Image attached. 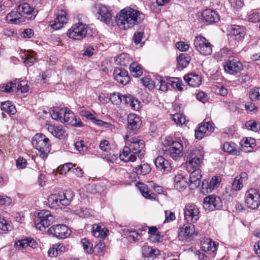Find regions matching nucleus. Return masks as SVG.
Returning <instances> with one entry per match:
<instances>
[{
  "mask_svg": "<svg viewBox=\"0 0 260 260\" xmlns=\"http://www.w3.org/2000/svg\"><path fill=\"white\" fill-rule=\"evenodd\" d=\"M144 18L145 15L143 13L131 8L127 7L121 11L116 21L117 25L120 29L125 30L140 23Z\"/></svg>",
  "mask_w": 260,
  "mask_h": 260,
  "instance_id": "1",
  "label": "nucleus"
},
{
  "mask_svg": "<svg viewBox=\"0 0 260 260\" xmlns=\"http://www.w3.org/2000/svg\"><path fill=\"white\" fill-rule=\"evenodd\" d=\"M129 141L130 144L124 147L119 155L120 158L125 162H134L137 157L141 158L145 153V144L143 140L133 138Z\"/></svg>",
  "mask_w": 260,
  "mask_h": 260,
  "instance_id": "2",
  "label": "nucleus"
},
{
  "mask_svg": "<svg viewBox=\"0 0 260 260\" xmlns=\"http://www.w3.org/2000/svg\"><path fill=\"white\" fill-rule=\"evenodd\" d=\"M151 171L149 165L147 164H143L135 167L133 171L137 175H145Z\"/></svg>",
  "mask_w": 260,
  "mask_h": 260,
  "instance_id": "35",
  "label": "nucleus"
},
{
  "mask_svg": "<svg viewBox=\"0 0 260 260\" xmlns=\"http://www.w3.org/2000/svg\"><path fill=\"white\" fill-rule=\"evenodd\" d=\"M246 128L253 132L260 130V123L254 120L247 121L245 123Z\"/></svg>",
  "mask_w": 260,
  "mask_h": 260,
  "instance_id": "43",
  "label": "nucleus"
},
{
  "mask_svg": "<svg viewBox=\"0 0 260 260\" xmlns=\"http://www.w3.org/2000/svg\"><path fill=\"white\" fill-rule=\"evenodd\" d=\"M249 96L252 101L260 100V87L251 90Z\"/></svg>",
  "mask_w": 260,
  "mask_h": 260,
  "instance_id": "53",
  "label": "nucleus"
},
{
  "mask_svg": "<svg viewBox=\"0 0 260 260\" xmlns=\"http://www.w3.org/2000/svg\"><path fill=\"white\" fill-rule=\"evenodd\" d=\"M87 26L86 25L79 22L73 25L67 32V36L74 40H81L85 37L91 36L87 32Z\"/></svg>",
  "mask_w": 260,
  "mask_h": 260,
  "instance_id": "8",
  "label": "nucleus"
},
{
  "mask_svg": "<svg viewBox=\"0 0 260 260\" xmlns=\"http://www.w3.org/2000/svg\"><path fill=\"white\" fill-rule=\"evenodd\" d=\"M114 78L118 83L126 85L129 81L128 72L122 68H116L113 72Z\"/></svg>",
  "mask_w": 260,
  "mask_h": 260,
  "instance_id": "17",
  "label": "nucleus"
},
{
  "mask_svg": "<svg viewBox=\"0 0 260 260\" xmlns=\"http://www.w3.org/2000/svg\"><path fill=\"white\" fill-rule=\"evenodd\" d=\"M224 69L226 72L231 75L239 73L243 69L242 64L236 60H228L224 63Z\"/></svg>",
  "mask_w": 260,
  "mask_h": 260,
  "instance_id": "16",
  "label": "nucleus"
},
{
  "mask_svg": "<svg viewBox=\"0 0 260 260\" xmlns=\"http://www.w3.org/2000/svg\"><path fill=\"white\" fill-rule=\"evenodd\" d=\"M81 244L84 250L88 253H92L93 251V245L86 238L81 240Z\"/></svg>",
  "mask_w": 260,
  "mask_h": 260,
  "instance_id": "46",
  "label": "nucleus"
},
{
  "mask_svg": "<svg viewBox=\"0 0 260 260\" xmlns=\"http://www.w3.org/2000/svg\"><path fill=\"white\" fill-rule=\"evenodd\" d=\"M92 12L95 14L98 19L108 24L112 19L111 11L110 8L102 4H95L92 6Z\"/></svg>",
  "mask_w": 260,
  "mask_h": 260,
  "instance_id": "7",
  "label": "nucleus"
},
{
  "mask_svg": "<svg viewBox=\"0 0 260 260\" xmlns=\"http://www.w3.org/2000/svg\"><path fill=\"white\" fill-rule=\"evenodd\" d=\"M2 110L10 115H14L16 112L15 107L9 101L3 102L1 105Z\"/></svg>",
  "mask_w": 260,
  "mask_h": 260,
  "instance_id": "37",
  "label": "nucleus"
},
{
  "mask_svg": "<svg viewBox=\"0 0 260 260\" xmlns=\"http://www.w3.org/2000/svg\"><path fill=\"white\" fill-rule=\"evenodd\" d=\"M165 222H169L175 219L176 216L175 214L170 211H165Z\"/></svg>",
  "mask_w": 260,
  "mask_h": 260,
  "instance_id": "62",
  "label": "nucleus"
},
{
  "mask_svg": "<svg viewBox=\"0 0 260 260\" xmlns=\"http://www.w3.org/2000/svg\"><path fill=\"white\" fill-rule=\"evenodd\" d=\"M167 80L168 81V83L170 84L173 88H177L180 91L183 90V88L182 87L181 82L180 81L179 78L168 77Z\"/></svg>",
  "mask_w": 260,
  "mask_h": 260,
  "instance_id": "41",
  "label": "nucleus"
},
{
  "mask_svg": "<svg viewBox=\"0 0 260 260\" xmlns=\"http://www.w3.org/2000/svg\"><path fill=\"white\" fill-rule=\"evenodd\" d=\"M18 10L20 13H22L24 18L28 20L34 19L38 14V11L26 3L20 4L18 6Z\"/></svg>",
  "mask_w": 260,
  "mask_h": 260,
  "instance_id": "15",
  "label": "nucleus"
},
{
  "mask_svg": "<svg viewBox=\"0 0 260 260\" xmlns=\"http://www.w3.org/2000/svg\"><path fill=\"white\" fill-rule=\"evenodd\" d=\"M202 178L201 171L199 169L193 170L189 177V186L190 189H194L200 186Z\"/></svg>",
  "mask_w": 260,
  "mask_h": 260,
  "instance_id": "20",
  "label": "nucleus"
},
{
  "mask_svg": "<svg viewBox=\"0 0 260 260\" xmlns=\"http://www.w3.org/2000/svg\"><path fill=\"white\" fill-rule=\"evenodd\" d=\"M193 46L196 50L203 55H209L212 52L213 45L208 40L201 35L196 37Z\"/></svg>",
  "mask_w": 260,
  "mask_h": 260,
  "instance_id": "6",
  "label": "nucleus"
},
{
  "mask_svg": "<svg viewBox=\"0 0 260 260\" xmlns=\"http://www.w3.org/2000/svg\"><path fill=\"white\" fill-rule=\"evenodd\" d=\"M190 60V57L187 54H180L177 58L178 68L183 69L186 67Z\"/></svg>",
  "mask_w": 260,
  "mask_h": 260,
  "instance_id": "34",
  "label": "nucleus"
},
{
  "mask_svg": "<svg viewBox=\"0 0 260 260\" xmlns=\"http://www.w3.org/2000/svg\"><path fill=\"white\" fill-rule=\"evenodd\" d=\"M51 111V117L53 119L76 127H81L83 125L80 120L76 119L74 113L67 107Z\"/></svg>",
  "mask_w": 260,
  "mask_h": 260,
  "instance_id": "3",
  "label": "nucleus"
},
{
  "mask_svg": "<svg viewBox=\"0 0 260 260\" xmlns=\"http://www.w3.org/2000/svg\"><path fill=\"white\" fill-rule=\"evenodd\" d=\"M194 225L192 223H188V224H184L180 229L179 236L184 238H190L194 234Z\"/></svg>",
  "mask_w": 260,
  "mask_h": 260,
  "instance_id": "26",
  "label": "nucleus"
},
{
  "mask_svg": "<svg viewBox=\"0 0 260 260\" xmlns=\"http://www.w3.org/2000/svg\"><path fill=\"white\" fill-rule=\"evenodd\" d=\"M48 233L58 239H64L70 236L71 231L66 225L59 224L51 226Z\"/></svg>",
  "mask_w": 260,
  "mask_h": 260,
  "instance_id": "12",
  "label": "nucleus"
},
{
  "mask_svg": "<svg viewBox=\"0 0 260 260\" xmlns=\"http://www.w3.org/2000/svg\"><path fill=\"white\" fill-rule=\"evenodd\" d=\"M249 21L252 23H256L260 21V13L253 12L248 16Z\"/></svg>",
  "mask_w": 260,
  "mask_h": 260,
  "instance_id": "60",
  "label": "nucleus"
},
{
  "mask_svg": "<svg viewBox=\"0 0 260 260\" xmlns=\"http://www.w3.org/2000/svg\"><path fill=\"white\" fill-rule=\"evenodd\" d=\"M65 250L66 247L63 244H54L49 249L48 254L50 257H55L63 253Z\"/></svg>",
  "mask_w": 260,
  "mask_h": 260,
  "instance_id": "32",
  "label": "nucleus"
},
{
  "mask_svg": "<svg viewBox=\"0 0 260 260\" xmlns=\"http://www.w3.org/2000/svg\"><path fill=\"white\" fill-rule=\"evenodd\" d=\"M129 70L133 76L138 77L142 75V70L140 65L136 62H132L129 66Z\"/></svg>",
  "mask_w": 260,
  "mask_h": 260,
  "instance_id": "40",
  "label": "nucleus"
},
{
  "mask_svg": "<svg viewBox=\"0 0 260 260\" xmlns=\"http://www.w3.org/2000/svg\"><path fill=\"white\" fill-rule=\"evenodd\" d=\"M91 192L92 193H103L105 189V186L104 185L103 183H98L93 185H92L91 186Z\"/></svg>",
  "mask_w": 260,
  "mask_h": 260,
  "instance_id": "48",
  "label": "nucleus"
},
{
  "mask_svg": "<svg viewBox=\"0 0 260 260\" xmlns=\"http://www.w3.org/2000/svg\"><path fill=\"white\" fill-rule=\"evenodd\" d=\"M184 79L189 86L193 87L199 86L202 82L201 77L194 73L186 75L184 77Z\"/></svg>",
  "mask_w": 260,
  "mask_h": 260,
  "instance_id": "27",
  "label": "nucleus"
},
{
  "mask_svg": "<svg viewBox=\"0 0 260 260\" xmlns=\"http://www.w3.org/2000/svg\"><path fill=\"white\" fill-rule=\"evenodd\" d=\"M175 183V187L179 191L184 189L189 183L187 182L186 178L181 174L176 175L174 178Z\"/></svg>",
  "mask_w": 260,
  "mask_h": 260,
  "instance_id": "29",
  "label": "nucleus"
},
{
  "mask_svg": "<svg viewBox=\"0 0 260 260\" xmlns=\"http://www.w3.org/2000/svg\"><path fill=\"white\" fill-rule=\"evenodd\" d=\"M222 203L220 198L215 195L206 197L203 202V207L206 210L213 211L220 209Z\"/></svg>",
  "mask_w": 260,
  "mask_h": 260,
  "instance_id": "11",
  "label": "nucleus"
},
{
  "mask_svg": "<svg viewBox=\"0 0 260 260\" xmlns=\"http://www.w3.org/2000/svg\"><path fill=\"white\" fill-rule=\"evenodd\" d=\"M214 129V127L212 122H203L199 125L198 129L195 130V137L197 139L201 140L203 138L207 131L212 133Z\"/></svg>",
  "mask_w": 260,
  "mask_h": 260,
  "instance_id": "18",
  "label": "nucleus"
},
{
  "mask_svg": "<svg viewBox=\"0 0 260 260\" xmlns=\"http://www.w3.org/2000/svg\"><path fill=\"white\" fill-rule=\"evenodd\" d=\"M0 229L4 231H9L11 230L12 227L5 219L0 218Z\"/></svg>",
  "mask_w": 260,
  "mask_h": 260,
  "instance_id": "57",
  "label": "nucleus"
},
{
  "mask_svg": "<svg viewBox=\"0 0 260 260\" xmlns=\"http://www.w3.org/2000/svg\"><path fill=\"white\" fill-rule=\"evenodd\" d=\"M67 22V18L66 13L61 11L54 20L50 21V25L54 29L57 30L62 28L63 24Z\"/></svg>",
  "mask_w": 260,
  "mask_h": 260,
  "instance_id": "21",
  "label": "nucleus"
},
{
  "mask_svg": "<svg viewBox=\"0 0 260 260\" xmlns=\"http://www.w3.org/2000/svg\"><path fill=\"white\" fill-rule=\"evenodd\" d=\"M220 179L217 177H212L210 182L208 181L204 180L202 183V188L203 191L206 190L207 192H211L215 187L219 183Z\"/></svg>",
  "mask_w": 260,
  "mask_h": 260,
  "instance_id": "28",
  "label": "nucleus"
},
{
  "mask_svg": "<svg viewBox=\"0 0 260 260\" xmlns=\"http://www.w3.org/2000/svg\"><path fill=\"white\" fill-rule=\"evenodd\" d=\"M61 199V205L68 206L70 205L74 197L73 192L71 190H67L64 192L59 193Z\"/></svg>",
  "mask_w": 260,
  "mask_h": 260,
  "instance_id": "33",
  "label": "nucleus"
},
{
  "mask_svg": "<svg viewBox=\"0 0 260 260\" xmlns=\"http://www.w3.org/2000/svg\"><path fill=\"white\" fill-rule=\"evenodd\" d=\"M172 119L177 125H182L185 122L184 116L181 113H176L173 115Z\"/></svg>",
  "mask_w": 260,
  "mask_h": 260,
  "instance_id": "50",
  "label": "nucleus"
},
{
  "mask_svg": "<svg viewBox=\"0 0 260 260\" xmlns=\"http://www.w3.org/2000/svg\"><path fill=\"white\" fill-rule=\"evenodd\" d=\"M31 143L39 151L41 157L43 159L47 157L51 150V143L48 138L42 134H37L32 137Z\"/></svg>",
  "mask_w": 260,
  "mask_h": 260,
  "instance_id": "4",
  "label": "nucleus"
},
{
  "mask_svg": "<svg viewBox=\"0 0 260 260\" xmlns=\"http://www.w3.org/2000/svg\"><path fill=\"white\" fill-rule=\"evenodd\" d=\"M142 255L144 257L154 258L157 254L158 251L153 249L148 246H144L142 247Z\"/></svg>",
  "mask_w": 260,
  "mask_h": 260,
  "instance_id": "38",
  "label": "nucleus"
},
{
  "mask_svg": "<svg viewBox=\"0 0 260 260\" xmlns=\"http://www.w3.org/2000/svg\"><path fill=\"white\" fill-rule=\"evenodd\" d=\"M128 127L132 130H135L140 127L142 121L140 117L135 114L131 113L127 116Z\"/></svg>",
  "mask_w": 260,
  "mask_h": 260,
  "instance_id": "25",
  "label": "nucleus"
},
{
  "mask_svg": "<svg viewBox=\"0 0 260 260\" xmlns=\"http://www.w3.org/2000/svg\"><path fill=\"white\" fill-rule=\"evenodd\" d=\"M116 61L120 65L125 66L127 63L128 56L126 54H121L117 57Z\"/></svg>",
  "mask_w": 260,
  "mask_h": 260,
  "instance_id": "55",
  "label": "nucleus"
},
{
  "mask_svg": "<svg viewBox=\"0 0 260 260\" xmlns=\"http://www.w3.org/2000/svg\"><path fill=\"white\" fill-rule=\"evenodd\" d=\"M176 47L181 51L184 52L187 51L189 48V45L182 41H180L176 44Z\"/></svg>",
  "mask_w": 260,
  "mask_h": 260,
  "instance_id": "61",
  "label": "nucleus"
},
{
  "mask_svg": "<svg viewBox=\"0 0 260 260\" xmlns=\"http://www.w3.org/2000/svg\"><path fill=\"white\" fill-rule=\"evenodd\" d=\"M29 89V87L25 81H19L18 80V84L16 86L17 91H20L22 93L26 92Z\"/></svg>",
  "mask_w": 260,
  "mask_h": 260,
  "instance_id": "51",
  "label": "nucleus"
},
{
  "mask_svg": "<svg viewBox=\"0 0 260 260\" xmlns=\"http://www.w3.org/2000/svg\"><path fill=\"white\" fill-rule=\"evenodd\" d=\"M48 202L52 207L61 205V199L59 193L57 194H51L48 198Z\"/></svg>",
  "mask_w": 260,
  "mask_h": 260,
  "instance_id": "42",
  "label": "nucleus"
},
{
  "mask_svg": "<svg viewBox=\"0 0 260 260\" xmlns=\"http://www.w3.org/2000/svg\"><path fill=\"white\" fill-rule=\"evenodd\" d=\"M201 19L203 21L207 23V24L216 22L219 20L218 14L211 9H206L203 11L202 13Z\"/></svg>",
  "mask_w": 260,
  "mask_h": 260,
  "instance_id": "19",
  "label": "nucleus"
},
{
  "mask_svg": "<svg viewBox=\"0 0 260 260\" xmlns=\"http://www.w3.org/2000/svg\"><path fill=\"white\" fill-rule=\"evenodd\" d=\"M100 148L101 150L108 152L111 149V146L108 141L105 140H102L100 143Z\"/></svg>",
  "mask_w": 260,
  "mask_h": 260,
  "instance_id": "59",
  "label": "nucleus"
},
{
  "mask_svg": "<svg viewBox=\"0 0 260 260\" xmlns=\"http://www.w3.org/2000/svg\"><path fill=\"white\" fill-rule=\"evenodd\" d=\"M254 140L248 138H246L245 140H243L241 142V147L242 149L245 151H251L252 147L251 144H253Z\"/></svg>",
  "mask_w": 260,
  "mask_h": 260,
  "instance_id": "45",
  "label": "nucleus"
},
{
  "mask_svg": "<svg viewBox=\"0 0 260 260\" xmlns=\"http://www.w3.org/2000/svg\"><path fill=\"white\" fill-rule=\"evenodd\" d=\"M230 33L235 40H241L245 35V28L240 25H234L231 27Z\"/></svg>",
  "mask_w": 260,
  "mask_h": 260,
  "instance_id": "30",
  "label": "nucleus"
},
{
  "mask_svg": "<svg viewBox=\"0 0 260 260\" xmlns=\"http://www.w3.org/2000/svg\"><path fill=\"white\" fill-rule=\"evenodd\" d=\"M197 153H199V151L191 150L187 156L185 165L186 169L188 172L192 171V170L199 169L201 160L197 156Z\"/></svg>",
  "mask_w": 260,
  "mask_h": 260,
  "instance_id": "13",
  "label": "nucleus"
},
{
  "mask_svg": "<svg viewBox=\"0 0 260 260\" xmlns=\"http://www.w3.org/2000/svg\"><path fill=\"white\" fill-rule=\"evenodd\" d=\"M126 233L128 235L129 240L132 239L133 241L136 242L140 240V239L141 238V236L139 235V234L137 232L135 231L127 230Z\"/></svg>",
  "mask_w": 260,
  "mask_h": 260,
  "instance_id": "56",
  "label": "nucleus"
},
{
  "mask_svg": "<svg viewBox=\"0 0 260 260\" xmlns=\"http://www.w3.org/2000/svg\"><path fill=\"white\" fill-rule=\"evenodd\" d=\"M76 149L81 153H84L87 150V146L85 144L84 141L81 140L75 144Z\"/></svg>",
  "mask_w": 260,
  "mask_h": 260,
  "instance_id": "54",
  "label": "nucleus"
},
{
  "mask_svg": "<svg viewBox=\"0 0 260 260\" xmlns=\"http://www.w3.org/2000/svg\"><path fill=\"white\" fill-rule=\"evenodd\" d=\"M156 167L160 171L169 172L171 170L170 162L162 156L157 157L154 161Z\"/></svg>",
  "mask_w": 260,
  "mask_h": 260,
  "instance_id": "24",
  "label": "nucleus"
},
{
  "mask_svg": "<svg viewBox=\"0 0 260 260\" xmlns=\"http://www.w3.org/2000/svg\"><path fill=\"white\" fill-rule=\"evenodd\" d=\"M139 187L140 190L144 197L148 199H154V194L151 193L148 188L144 184H141Z\"/></svg>",
  "mask_w": 260,
  "mask_h": 260,
  "instance_id": "47",
  "label": "nucleus"
},
{
  "mask_svg": "<svg viewBox=\"0 0 260 260\" xmlns=\"http://www.w3.org/2000/svg\"><path fill=\"white\" fill-rule=\"evenodd\" d=\"M184 219L188 223H193L198 221L200 217V211L194 204H187L184 209Z\"/></svg>",
  "mask_w": 260,
  "mask_h": 260,
  "instance_id": "10",
  "label": "nucleus"
},
{
  "mask_svg": "<svg viewBox=\"0 0 260 260\" xmlns=\"http://www.w3.org/2000/svg\"><path fill=\"white\" fill-rule=\"evenodd\" d=\"M202 249L205 252L211 254L217 250V245L211 239H207L202 243Z\"/></svg>",
  "mask_w": 260,
  "mask_h": 260,
  "instance_id": "31",
  "label": "nucleus"
},
{
  "mask_svg": "<svg viewBox=\"0 0 260 260\" xmlns=\"http://www.w3.org/2000/svg\"><path fill=\"white\" fill-rule=\"evenodd\" d=\"M16 245L20 249H23L28 246V238L18 241L16 243Z\"/></svg>",
  "mask_w": 260,
  "mask_h": 260,
  "instance_id": "64",
  "label": "nucleus"
},
{
  "mask_svg": "<svg viewBox=\"0 0 260 260\" xmlns=\"http://www.w3.org/2000/svg\"><path fill=\"white\" fill-rule=\"evenodd\" d=\"M245 204L247 207L255 209L260 205V193L256 189L251 188L245 194Z\"/></svg>",
  "mask_w": 260,
  "mask_h": 260,
  "instance_id": "9",
  "label": "nucleus"
},
{
  "mask_svg": "<svg viewBox=\"0 0 260 260\" xmlns=\"http://www.w3.org/2000/svg\"><path fill=\"white\" fill-rule=\"evenodd\" d=\"M223 150L233 155H238L239 151L236 148V145L233 142H225L223 145Z\"/></svg>",
  "mask_w": 260,
  "mask_h": 260,
  "instance_id": "36",
  "label": "nucleus"
},
{
  "mask_svg": "<svg viewBox=\"0 0 260 260\" xmlns=\"http://www.w3.org/2000/svg\"><path fill=\"white\" fill-rule=\"evenodd\" d=\"M24 62L26 66H31L36 61V58L33 53H27L24 55Z\"/></svg>",
  "mask_w": 260,
  "mask_h": 260,
  "instance_id": "52",
  "label": "nucleus"
},
{
  "mask_svg": "<svg viewBox=\"0 0 260 260\" xmlns=\"http://www.w3.org/2000/svg\"><path fill=\"white\" fill-rule=\"evenodd\" d=\"M18 84V80H15L13 82H10L0 86V89L2 91L10 92L16 90V86Z\"/></svg>",
  "mask_w": 260,
  "mask_h": 260,
  "instance_id": "39",
  "label": "nucleus"
},
{
  "mask_svg": "<svg viewBox=\"0 0 260 260\" xmlns=\"http://www.w3.org/2000/svg\"><path fill=\"white\" fill-rule=\"evenodd\" d=\"M183 150V145L179 142L175 141L166 150V153L174 160H177L182 156Z\"/></svg>",
  "mask_w": 260,
  "mask_h": 260,
  "instance_id": "14",
  "label": "nucleus"
},
{
  "mask_svg": "<svg viewBox=\"0 0 260 260\" xmlns=\"http://www.w3.org/2000/svg\"><path fill=\"white\" fill-rule=\"evenodd\" d=\"M55 217L50 211L43 210L38 214V217L35 221L36 228L40 231H44L52 223Z\"/></svg>",
  "mask_w": 260,
  "mask_h": 260,
  "instance_id": "5",
  "label": "nucleus"
},
{
  "mask_svg": "<svg viewBox=\"0 0 260 260\" xmlns=\"http://www.w3.org/2000/svg\"><path fill=\"white\" fill-rule=\"evenodd\" d=\"M122 94L118 92H115L111 94L110 96V100L113 104L117 105L122 102Z\"/></svg>",
  "mask_w": 260,
  "mask_h": 260,
  "instance_id": "49",
  "label": "nucleus"
},
{
  "mask_svg": "<svg viewBox=\"0 0 260 260\" xmlns=\"http://www.w3.org/2000/svg\"><path fill=\"white\" fill-rule=\"evenodd\" d=\"M6 20L9 23L18 24L24 22L25 18L19 11H11L6 17Z\"/></svg>",
  "mask_w": 260,
  "mask_h": 260,
  "instance_id": "23",
  "label": "nucleus"
},
{
  "mask_svg": "<svg viewBox=\"0 0 260 260\" xmlns=\"http://www.w3.org/2000/svg\"><path fill=\"white\" fill-rule=\"evenodd\" d=\"M248 179V175L245 172L241 173L237 176L232 183V189L235 191L240 190L243 187V183Z\"/></svg>",
  "mask_w": 260,
  "mask_h": 260,
  "instance_id": "22",
  "label": "nucleus"
},
{
  "mask_svg": "<svg viewBox=\"0 0 260 260\" xmlns=\"http://www.w3.org/2000/svg\"><path fill=\"white\" fill-rule=\"evenodd\" d=\"M54 130L55 131H54L52 135L56 138L61 139L64 133V131L63 129L62 126H56Z\"/></svg>",
  "mask_w": 260,
  "mask_h": 260,
  "instance_id": "58",
  "label": "nucleus"
},
{
  "mask_svg": "<svg viewBox=\"0 0 260 260\" xmlns=\"http://www.w3.org/2000/svg\"><path fill=\"white\" fill-rule=\"evenodd\" d=\"M212 91L217 94H219L223 96L228 94L227 89L221 84L214 85L212 87Z\"/></svg>",
  "mask_w": 260,
  "mask_h": 260,
  "instance_id": "44",
  "label": "nucleus"
},
{
  "mask_svg": "<svg viewBox=\"0 0 260 260\" xmlns=\"http://www.w3.org/2000/svg\"><path fill=\"white\" fill-rule=\"evenodd\" d=\"M34 35L32 29L30 28L25 29L21 33V36L23 38H30Z\"/></svg>",
  "mask_w": 260,
  "mask_h": 260,
  "instance_id": "63",
  "label": "nucleus"
}]
</instances>
